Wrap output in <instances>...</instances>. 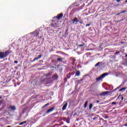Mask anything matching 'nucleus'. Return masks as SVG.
<instances>
[{
  "label": "nucleus",
  "mask_w": 127,
  "mask_h": 127,
  "mask_svg": "<svg viewBox=\"0 0 127 127\" xmlns=\"http://www.w3.org/2000/svg\"><path fill=\"white\" fill-rule=\"evenodd\" d=\"M96 103H97L98 104V103H100V101L97 100V101H96Z\"/></svg>",
  "instance_id": "36"
},
{
  "label": "nucleus",
  "mask_w": 127,
  "mask_h": 127,
  "mask_svg": "<svg viewBox=\"0 0 127 127\" xmlns=\"http://www.w3.org/2000/svg\"><path fill=\"white\" fill-rule=\"evenodd\" d=\"M80 71L77 70L75 72V76L79 77V76H80Z\"/></svg>",
  "instance_id": "12"
},
{
  "label": "nucleus",
  "mask_w": 127,
  "mask_h": 127,
  "mask_svg": "<svg viewBox=\"0 0 127 127\" xmlns=\"http://www.w3.org/2000/svg\"><path fill=\"white\" fill-rule=\"evenodd\" d=\"M37 59H37V58H36L34 59V60L35 61H36V60H37Z\"/></svg>",
  "instance_id": "39"
},
{
  "label": "nucleus",
  "mask_w": 127,
  "mask_h": 127,
  "mask_svg": "<svg viewBox=\"0 0 127 127\" xmlns=\"http://www.w3.org/2000/svg\"><path fill=\"white\" fill-rule=\"evenodd\" d=\"M71 74H72V73L69 72L66 74L67 79H70V78H71Z\"/></svg>",
  "instance_id": "16"
},
{
  "label": "nucleus",
  "mask_w": 127,
  "mask_h": 127,
  "mask_svg": "<svg viewBox=\"0 0 127 127\" xmlns=\"http://www.w3.org/2000/svg\"><path fill=\"white\" fill-rule=\"evenodd\" d=\"M119 5H120V4H119V3H117V4H114V6H119Z\"/></svg>",
  "instance_id": "30"
},
{
  "label": "nucleus",
  "mask_w": 127,
  "mask_h": 127,
  "mask_svg": "<svg viewBox=\"0 0 127 127\" xmlns=\"http://www.w3.org/2000/svg\"><path fill=\"white\" fill-rule=\"evenodd\" d=\"M34 61H35V60H34V59L32 61V62H34Z\"/></svg>",
  "instance_id": "42"
},
{
  "label": "nucleus",
  "mask_w": 127,
  "mask_h": 127,
  "mask_svg": "<svg viewBox=\"0 0 127 127\" xmlns=\"http://www.w3.org/2000/svg\"><path fill=\"white\" fill-rule=\"evenodd\" d=\"M108 73L106 72L102 74L100 76L96 78V81H100V80H102V79H104L106 76H108Z\"/></svg>",
  "instance_id": "3"
},
{
  "label": "nucleus",
  "mask_w": 127,
  "mask_h": 127,
  "mask_svg": "<svg viewBox=\"0 0 127 127\" xmlns=\"http://www.w3.org/2000/svg\"><path fill=\"white\" fill-rule=\"evenodd\" d=\"M125 12H127V10H123L120 13H118L117 14H116V15H120V14H122V13H125Z\"/></svg>",
  "instance_id": "14"
},
{
  "label": "nucleus",
  "mask_w": 127,
  "mask_h": 127,
  "mask_svg": "<svg viewBox=\"0 0 127 127\" xmlns=\"http://www.w3.org/2000/svg\"><path fill=\"white\" fill-rule=\"evenodd\" d=\"M121 97V99H122V101H123L124 100V97L122 96V95H119L118 96V97L117 98V99H120V97Z\"/></svg>",
  "instance_id": "22"
},
{
  "label": "nucleus",
  "mask_w": 127,
  "mask_h": 127,
  "mask_svg": "<svg viewBox=\"0 0 127 127\" xmlns=\"http://www.w3.org/2000/svg\"><path fill=\"white\" fill-rule=\"evenodd\" d=\"M67 106H68V103H65V104L62 107L63 111L66 110V108H67Z\"/></svg>",
  "instance_id": "10"
},
{
  "label": "nucleus",
  "mask_w": 127,
  "mask_h": 127,
  "mask_svg": "<svg viewBox=\"0 0 127 127\" xmlns=\"http://www.w3.org/2000/svg\"><path fill=\"white\" fill-rule=\"evenodd\" d=\"M112 105H113V106H116V105H117V103H116V102H113L112 103Z\"/></svg>",
  "instance_id": "26"
},
{
  "label": "nucleus",
  "mask_w": 127,
  "mask_h": 127,
  "mask_svg": "<svg viewBox=\"0 0 127 127\" xmlns=\"http://www.w3.org/2000/svg\"><path fill=\"white\" fill-rule=\"evenodd\" d=\"M47 106H49V103L45 104L43 108H45V107H47Z\"/></svg>",
  "instance_id": "29"
},
{
  "label": "nucleus",
  "mask_w": 127,
  "mask_h": 127,
  "mask_svg": "<svg viewBox=\"0 0 127 127\" xmlns=\"http://www.w3.org/2000/svg\"><path fill=\"white\" fill-rule=\"evenodd\" d=\"M93 121H97L98 120V117H94L93 118Z\"/></svg>",
  "instance_id": "28"
},
{
  "label": "nucleus",
  "mask_w": 127,
  "mask_h": 127,
  "mask_svg": "<svg viewBox=\"0 0 127 127\" xmlns=\"http://www.w3.org/2000/svg\"><path fill=\"white\" fill-rule=\"evenodd\" d=\"M125 19H126V18H125L123 19H122V20L117 21V22H121V21H123V20H125Z\"/></svg>",
  "instance_id": "27"
},
{
  "label": "nucleus",
  "mask_w": 127,
  "mask_h": 127,
  "mask_svg": "<svg viewBox=\"0 0 127 127\" xmlns=\"http://www.w3.org/2000/svg\"><path fill=\"white\" fill-rule=\"evenodd\" d=\"M27 123V121H24L23 122H21L19 124V126H22V125H24V124H26Z\"/></svg>",
  "instance_id": "18"
},
{
  "label": "nucleus",
  "mask_w": 127,
  "mask_h": 127,
  "mask_svg": "<svg viewBox=\"0 0 127 127\" xmlns=\"http://www.w3.org/2000/svg\"><path fill=\"white\" fill-rule=\"evenodd\" d=\"M100 64H101V63L98 62V63H97V64L95 65V67H98V66H99V65H100Z\"/></svg>",
  "instance_id": "23"
},
{
  "label": "nucleus",
  "mask_w": 127,
  "mask_h": 127,
  "mask_svg": "<svg viewBox=\"0 0 127 127\" xmlns=\"http://www.w3.org/2000/svg\"><path fill=\"white\" fill-rule=\"evenodd\" d=\"M117 2H120L121 0H116Z\"/></svg>",
  "instance_id": "35"
},
{
  "label": "nucleus",
  "mask_w": 127,
  "mask_h": 127,
  "mask_svg": "<svg viewBox=\"0 0 127 127\" xmlns=\"http://www.w3.org/2000/svg\"><path fill=\"white\" fill-rule=\"evenodd\" d=\"M9 109H10V111H11L12 112H14V111L16 110V108L15 106H10Z\"/></svg>",
  "instance_id": "8"
},
{
  "label": "nucleus",
  "mask_w": 127,
  "mask_h": 127,
  "mask_svg": "<svg viewBox=\"0 0 127 127\" xmlns=\"http://www.w3.org/2000/svg\"><path fill=\"white\" fill-rule=\"evenodd\" d=\"M15 69H17V67H16Z\"/></svg>",
  "instance_id": "48"
},
{
  "label": "nucleus",
  "mask_w": 127,
  "mask_h": 127,
  "mask_svg": "<svg viewBox=\"0 0 127 127\" xmlns=\"http://www.w3.org/2000/svg\"><path fill=\"white\" fill-rule=\"evenodd\" d=\"M109 94H110V91H105V92H102L99 94V95L101 96H107V95H109Z\"/></svg>",
  "instance_id": "6"
},
{
  "label": "nucleus",
  "mask_w": 127,
  "mask_h": 127,
  "mask_svg": "<svg viewBox=\"0 0 127 127\" xmlns=\"http://www.w3.org/2000/svg\"><path fill=\"white\" fill-rule=\"evenodd\" d=\"M43 83L45 84V85H47L48 84H51V83H53V80L51 79V77L44 78L42 80Z\"/></svg>",
  "instance_id": "2"
},
{
  "label": "nucleus",
  "mask_w": 127,
  "mask_h": 127,
  "mask_svg": "<svg viewBox=\"0 0 127 127\" xmlns=\"http://www.w3.org/2000/svg\"><path fill=\"white\" fill-rule=\"evenodd\" d=\"M106 119H109V117H106Z\"/></svg>",
  "instance_id": "43"
},
{
  "label": "nucleus",
  "mask_w": 127,
  "mask_h": 127,
  "mask_svg": "<svg viewBox=\"0 0 127 127\" xmlns=\"http://www.w3.org/2000/svg\"><path fill=\"white\" fill-rule=\"evenodd\" d=\"M85 45V43H83L82 44L78 45L79 47H82Z\"/></svg>",
  "instance_id": "24"
},
{
  "label": "nucleus",
  "mask_w": 127,
  "mask_h": 127,
  "mask_svg": "<svg viewBox=\"0 0 127 127\" xmlns=\"http://www.w3.org/2000/svg\"><path fill=\"white\" fill-rule=\"evenodd\" d=\"M42 55H40L38 56L37 59H40V58H41V57H42Z\"/></svg>",
  "instance_id": "25"
},
{
  "label": "nucleus",
  "mask_w": 127,
  "mask_h": 127,
  "mask_svg": "<svg viewBox=\"0 0 127 127\" xmlns=\"http://www.w3.org/2000/svg\"><path fill=\"white\" fill-rule=\"evenodd\" d=\"M87 106H88V101H86L84 103V108L86 109V108H87Z\"/></svg>",
  "instance_id": "19"
},
{
  "label": "nucleus",
  "mask_w": 127,
  "mask_h": 127,
  "mask_svg": "<svg viewBox=\"0 0 127 127\" xmlns=\"http://www.w3.org/2000/svg\"><path fill=\"white\" fill-rule=\"evenodd\" d=\"M25 110H26V108L22 111L23 114H24V113H25Z\"/></svg>",
  "instance_id": "34"
},
{
  "label": "nucleus",
  "mask_w": 127,
  "mask_h": 127,
  "mask_svg": "<svg viewBox=\"0 0 127 127\" xmlns=\"http://www.w3.org/2000/svg\"><path fill=\"white\" fill-rule=\"evenodd\" d=\"M125 3H127V0L125 1Z\"/></svg>",
  "instance_id": "41"
},
{
  "label": "nucleus",
  "mask_w": 127,
  "mask_h": 127,
  "mask_svg": "<svg viewBox=\"0 0 127 127\" xmlns=\"http://www.w3.org/2000/svg\"><path fill=\"white\" fill-rule=\"evenodd\" d=\"M90 25H91V24H87L86 25V27H88L90 26Z\"/></svg>",
  "instance_id": "32"
},
{
  "label": "nucleus",
  "mask_w": 127,
  "mask_h": 127,
  "mask_svg": "<svg viewBox=\"0 0 127 127\" xmlns=\"http://www.w3.org/2000/svg\"><path fill=\"white\" fill-rule=\"evenodd\" d=\"M76 20H77V17H74L73 19L71 20L72 22V24H75V22H76Z\"/></svg>",
  "instance_id": "17"
},
{
  "label": "nucleus",
  "mask_w": 127,
  "mask_h": 127,
  "mask_svg": "<svg viewBox=\"0 0 127 127\" xmlns=\"http://www.w3.org/2000/svg\"><path fill=\"white\" fill-rule=\"evenodd\" d=\"M125 127H127V124L126 123L125 125H124Z\"/></svg>",
  "instance_id": "40"
},
{
  "label": "nucleus",
  "mask_w": 127,
  "mask_h": 127,
  "mask_svg": "<svg viewBox=\"0 0 127 127\" xmlns=\"http://www.w3.org/2000/svg\"><path fill=\"white\" fill-rule=\"evenodd\" d=\"M79 22V20H78V18H76V20L75 21V24H77V22Z\"/></svg>",
  "instance_id": "31"
},
{
  "label": "nucleus",
  "mask_w": 127,
  "mask_h": 127,
  "mask_svg": "<svg viewBox=\"0 0 127 127\" xmlns=\"http://www.w3.org/2000/svg\"><path fill=\"white\" fill-rule=\"evenodd\" d=\"M54 110H55V108L54 107H52L47 111L46 113L49 114V113H51V112H53V111H54Z\"/></svg>",
  "instance_id": "9"
},
{
  "label": "nucleus",
  "mask_w": 127,
  "mask_h": 127,
  "mask_svg": "<svg viewBox=\"0 0 127 127\" xmlns=\"http://www.w3.org/2000/svg\"><path fill=\"white\" fill-rule=\"evenodd\" d=\"M51 79L54 81V80H57L58 79V74H55L52 77H51Z\"/></svg>",
  "instance_id": "5"
},
{
  "label": "nucleus",
  "mask_w": 127,
  "mask_h": 127,
  "mask_svg": "<svg viewBox=\"0 0 127 127\" xmlns=\"http://www.w3.org/2000/svg\"><path fill=\"white\" fill-rule=\"evenodd\" d=\"M67 31H68V30H66V32H67Z\"/></svg>",
  "instance_id": "46"
},
{
  "label": "nucleus",
  "mask_w": 127,
  "mask_h": 127,
  "mask_svg": "<svg viewBox=\"0 0 127 127\" xmlns=\"http://www.w3.org/2000/svg\"><path fill=\"white\" fill-rule=\"evenodd\" d=\"M14 63L15 64H17V63H18V62L17 61H15L14 62Z\"/></svg>",
  "instance_id": "33"
},
{
  "label": "nucleus",
  "mask_w": 127,
  "mask_h": 127,
  "mask_svg": "<svg viewBox=\"0 0 127 127\" xmlns=\"http://www.w3.org/2000/svg\"><path fill=\"white\" fill-rule=\"evenodd\" d=\"M74 61H76V60H74Z\"/></svg>",
  "instance_id": "47"
},
{
  "label": "nucleus",
  "mask_w": 127,
  "mask_h": 127,
  "mask_svg": "<svg viewBox=\"0 0 127 127\" xmlns=\"http://www.w3.org/2000/svg\"><path fill=\"white\" fill-rule=\"evenodd\" d=\"M0 99H1V96H0Z\"/></svg>",
  "instance_id": "45"
},
{
  "label": "nucleus",
  "mask_w": 127,
  "mask_h": 127,
  "mask_svg": "<svg viewBox=\"0 0 127 127\" xmlns=\"http://www.w3.org/2000/svg\"><path fill=\"white\" fill-rule=\"evenodd\" d=\"M92 108H93V104L90 103L89 105V110H92Z\"/></svg>",
  "instance_id": "21"
},
{
  "label": "nucleus",
  "mask_w": 127,
  "mask_h": 127,
  "mask_svg": "<svg viewBox=\"0 0 127 127\" xmlns=\"http://www.w3.org/2000/svg\"><path fill=\"white\" fill-rule=\"evenodd\" d=\"M62 17H63V13H61L60 14H58L56 17V16L54 17V18H57V19L59 20L61 19Z\"/></svg>",
  "instance_id": "4"
},
{
  "label": "nucleus",
  "mask_w": 127,
  "mask_h": 127,
  "mask_svg": "<svg viewBox=\"0 0 127 127\" xmlns=\"http://www.w3.org/2000/svg\"><path fill=\"white\" fill-rule=\"evenodd\" d=\"M52 74V73L48 72L47 73L44 74V76H45V77H49V76H51Z\"/></svg>",
  "instance_id": "11"
},
{
  "label": "nucleus",
  "mask_w": 127,
  "mask_h": 127,
  "mask_svg": "<svg viewBox=\"0 0 127 127\" xmlns=\"http://www.w3.org/2000/svg\"><path fill=\"white\" fill-rule=\"evenodd\" d=\"M126 90H127V87H124V88H121L120 90H119V92H125V91H126Z\"/></svg>",
  "instance_id": "15"
},
{
  "label": "nucleus",
  "mask_w": 127,
  "mask_h": 127,
  "mask_svg": "<svg viewBox=\"0 0 127 127\" xmlns=\"http://www.w3.org/2000/svg\"><path fill=\"white\" fill-rule=\"evenodd\" d=\"M83 78H82V79L81 80V81H83Z\"/></svg>",
  "instance_id": "44"
},
{
  "label": "nucleus",
  "mask_w": 127,
  "mask_h": 127,
  "mask_svg": "<svg viewBox=\"0 0 127 127\" xmlns=\"http://www.w3.org/2000/svg\"><path fill=\"white\" fill-rule=\"evenodd\" d=\"M31 34H33V35H34L35 37H37V36L39 35V32L38 31H35L34 32H32Z\"/></svg>",
  "instance_id": "7"
},
{
  "label": "nucleus",
  "mask_w": 127,
  "mask_h": 127,
  "mask_svg": "<svg viewBox=\"0 0 127 127\" xmlns=\"http://www.w3.org/2000/svg\"><path fill=\"white\" fill-rule=\"evenodd\" d=\"M74 74H75V72L71 73V75H74Z\"/></svg>",
  "instance_id": "38"
},
{
  "label": "nucleus",
  "mask_w": 127,
  "mask_h": 127,
  "mask_svg": "<svg viewBox=\"0 0 127 127\" xmlns=\"http://www.w3.org/2000/svg\"><path fill=\"white\" fill-rule=\"evenodd\" d=\"M11 52L10 50L6 51L4 52H0V59H3V58H5V57H7Z\"/></svg>",
  "instance_id": "1"
},
{
  "label": "nucleus",
  "mask_w": 127,
  "mask_h": 127,
  "mask_svg": "<svg viewBox=\"0 0 127 127\" xmlns=\"http://www.w3.org/2000/svg\"><path fill=\"white\" fill-rule=\"evenodd\" d=\"M63 60H64V59H63L61 57H60L57 59V61H58L59 62H62L63 61Z\"/></svg>",
  "instance_id": "13"
},
{
  "label": "nucleus",
  "mask_w": 127,
  "mask_h": 127,
  "mask_svg": "<svg viewBox=\"0 0 127 127\" xmlns=\"http://www.w3.org/2000/svg\"><path fill=\"white\" fill-rule=\"evenodd\" d=\"M51 26H52L53 27H55V26L56 25H57V24H56V23H52V24H51Z\"/></svg>",
  "instance_id": "20"
},
{
  "label": "nucleus",
  "mask_w": 127,
  "mask_h": 127,
  "mask_svg": "<svg viewBox=\"0 0 127 127\" xmlns=\"http://www.w3.org/2000/svg\"><path fill=\"white\" fill-rule=\"evenodd\" d=\"M79 23H80V24H82L83 21L79 22Z\"/></svg>",
  "instance_id": "37"
}]
</instances>
